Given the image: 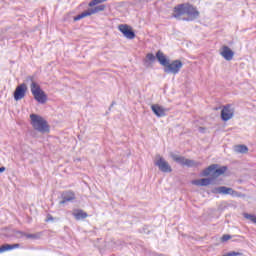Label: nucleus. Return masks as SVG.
Segmentation results:
<instances>
[{
  "instance_id": "obj_1",
  "label": "nucleus",
  "mask_w": 256,
  "mask_h": 256,
  "mask_svg": "<svg viewBox=\"0 0 256 256\" xmlns=\"http://www.w3.org/2000/svg\"><path fill=\"white\" fill-rule=\"evenodd\" d=\"M181 15H187L188 18H184V21H195L199 18V12L197 8L189 3L179 4L174 7L172 17L179 19Z\"/></svg>"
},
{
  "instance_id": "obj_2",
  "label": "nucleus",
  "mask_w": 256,
  "mask_h": 256,
  "mask_svg": "<svg viewBox=\"0 0 256 256\" xmlns=\"http://www.w3.org/2000/svg\"><path fill=\"white\" fill-rule=\"evenodd\" d=\"M30 123L35 129V131H38V133H49L50 128L49 124L47 123V120H45L42 116L37 114H31L30 115Z\"/></svg>"
},
{
  "instance_id": "obj_3",
  "label": "nucleus",
  "mask_w": 256,
  "mask_h": 256,
  "mask_svg": "<svg viewBox=\"0 0 256 256\" xmlns=\"http://www.w3.org/2000/svg\"><path fill=\"white\" fill-rule=\"evenodd\" d=\"M27 81H31L30 89L34 99L42 105L47 103V95L43 90H41V86L33 81V77L29 76Z\"/></svg>"
},
{
  "instance_id": "obj_4",
  "label": "nucleus",
  "mask_w": 256,
  "mask_h": 256,
  "mask_svg": "<svg viewBox=\"0 0 256 256\" xmlns=\"http://www.w3.org/2000/svg\"><path fill=\"white\" fill-rule=\"evenodd\" d=\"M218 167V164H212L208 166L201 172V177H209V175H212L214 179H217V177H221V175H224V173L227 171V166H222L220 168Z\"/></svg>"
},
{
  "instance_id": "obj_5",
  "label": "nucleus",
  "mask_w": 256,
  "mask_h": 256,
  "mask_svg": "<svg viewBox=\"0 0 256 256\" xmlns=\"http://www.w3.org/2000/svg\"><path fill=\"white\" fill-rule=\"evenodd\" d=\"M214 195H231L232 197H245V194L235 191L227 186L215 187L211 190Z\"/></svg>"
},
{
  "instance_id": "obj_6",
  "label": "nucleus",
  "mask_w": 256,
  "mask_h": 256,
  "mask_svg": "<svg viewBox=\"0 0 256 256\" xmlns=\"http://www.w3.org/2000/svg\"><path fill=\"white\" fill-rule=\"evenodd\" d=\"M154 165L156 167H158L159 171H161V173H172L173 172V168H171V165L169 164V162H167V160H165V158H163V156L161 155H156L155 160H154Z\"/></svg>"
},
{
  "instance_id": "obj_7",
  "label": "nucleus",
  "mask_w": 256,
  "mask_h": 256,
  "mask_svg": "<svg viewBox=\"0 0 256 256\" xmlns=\"http://www.w3.org/2000/svg\"><path fill=\"white\" fill-rule=\"evenodd\" d=\"M183 69V62L181 60H173L168 62L164 68V73L177 75Z\"/></svg>"
},
{
  "instance_id": "obj_8",
  "label": "nucleus",
  "mask_w": 256,
  "mask_h": 256,
  "mask_svg": "<svg viewBox=\"0 0 256 256\" xmlns=\"http://www.w3.org/2000/svg\"><path fill=\"white\" fill-rule=\"evenodd\" d=\"M105 4L98 5L94 8H90L81 14L74 17V21H81V19H85V17H91V15H95L97 13H101V11H105Z\"/></svg>"
},
{
  "instance_id": "obj_9",
  "label": "nucleus",
  "mask_w": 256,
  "mask_h": 256,
  "mask_svg": "<svg viewBox=\"0 0 256 256\" xmlns=\"http://www.w3.org/2000/svg\"><path fill=\"white\" fill-rule=\"evenodd\" d=\"M118 30L121 34L126 37V39H135V31H133V28L127 24H120L118 26Z\"/></svg>"
},
{
  "instance_id": "obj_10",
  "label": "nucleus",
  "mask_w": 256,
  "mask_h": 256,
  "mask_svg": "<svg viewBox=\"0 0 256 256\" xmlns=\"http://www.w3.org/2000/svg\"><path fill=\"white\" fill-rule=\"evenodd\" d=\"M235 115V109H233V106L230 104H227L223 107L221 111V119L222 121H229V119H233V116Z\"/></svg>"
},
{
  "instance_id": "obj_11",
  "label": "nucleus",
  "mask_w": 256,
  "mask_h": 256,
  "mask_svg": "<svg viewBox=\"0 0 256 256\" xmlns=\"http://www.w3.org/2000/svg\"><path fill=\"white\" fill-rule=\"evenodd\" d=\"M25 93H27V85L25 83L17 86L14 91L15 101H21V99H23V97H25Z\"/></svg>"
},
{
  "instance_id": "obj_12",
  "label": "nucleus",
  "mask_w": 256,
  "mask_h": 256,
  "mask_svg": "<svg viewBox=\"0 0 256 256\" xmlns=\"http://www.w3.org/2000/svg\"><path fill=\"white\" fill-rule=\"evenodd\" d=\"M151 110L154 113V115H156V117H165L167 115V111H169V109L164 108L159 104H153L151 106Z\"/></svg>"
},
{
  "instance_id": "obj_13",
  "label": "nucleus",
  "mask_w": 256,
  "mask_h": 256,
  "mask_svg": "<svg viewBox=\"0 0 256 256\" xmlns=\"http://www.w3.org/2000/svg\"><path fill=\"white\" fill-rule=\"evenodd\" d=\"M221 57H223L226 61H232L233 57H235V52L229 48V46H223L220 51Z\"/></svg>"
},
{
  "instance_id": "obj_14",
  "label": "nucleus",
  "mask_w": 256,
  "mask_h": 256,
  "mask_svg": "<svg viewBox=\"0 0 256 256\" xmlns=\"http://www.w3.org/2000/svg\"><path fill=\"white\" fill-rule=\"evenodd\" d=\"M69 201H75V192L71 190L62 193L60 205H65V203H69Z\"/></svg>"
},
{
  "instance_id": "obj_15",
  "label": "nucleus",
  "mask_w": 256,
  "mask_h": 256,
  "mask_svg": "<svg viewBox=\"0 0 256 256\" xmlns=\"http://www.w3.org/2000/svg\"><path fill=\"white\" fill-rule=\"evenodd\" d=\"M211 178H202V179H196L192 180V185H196L197 187H207L208 185H211Z\"/></svg>"
},
{
  "instance_id": "obj_16",
  "label": "nucleus",
  "mask_w": 256,
  "mask_h": 256,
  "mask_svg": "<svg viewBox=\"0 0 256 256\" xmlns=\"http://www.w3.org/2000/svg\"><path fill=\"white\" fill-rule=\"evenodd\" d=\"M156 59L158 61V63H160V65H162V67H166V65H168L169 59H167V56H165V54L162 51H158L156 53Z\"/></svg>"
},
{
  "instance_id": "obj_17",
  "label": "nucleus",
  "mask_w": 256,
  "mask_h": 256,
  "mask_svg": "<svg viewBox=\"0 0 256 256\" xmlns=\"http://www.w3.org/2000/svg\"><path fill=\"white\" fill-rule=\"evenodd\" d=\"M73 217H75L76 221H81V219H87L88 214L87 212L79 209L73 212Z\"/></svg>"
},
{
  "instance_id": "obj_18",
  "label": "nucleus",
  "mask_w": 256,
  "mask_h": 256,
  "mask_svg": "<svg viewBox=\"0 0 256 256\" xmlns=\"http://www.w3.org/2000/svg\"><path fill=\"white\" fill-rule=\"evenodd\" d=\"M171 159H173V161H175V163H178L179 165L184 166L185 165V156H179L177 154H170Z\"/></svg>"
},
{
  "instance_id": "obj_19",
  "label": "nucleus",
  "mask_w": 256,
  "mask_h": 256,
  "mask_svg": "<svg viewBox=\"0 0 256 256\" xmlns=\"http://www.w3.org/2000/svg\"><path fill=\"white\" fill-rule=\"evenodd\" d=\"M200 165L201 162L185 158L183 167H200Z\"/></svg>"
},
{
  "instance_id": "obj_20",
  "label": "nucleus",
  "mask_w": 256,
  "mask_h": 256,
  "mask_svg": "<svg viewBox=\"0 0 256 256\" xmlns=\"http://www.w3.org/2000/svg\"><path fill=\"white\" fill-rule=\"evenodd\" d=\"M19 248V244H6V245H2L0 247V253H5V251H11V249H17Z\"/></svg>"
},
{
  "instance_id": "obj_21",
  "label": "nucleus",
  "mask_w": 256,
  "mask_h": 256,
  "mask_svg": "<svg viewBox=\"0 0 256 256\" xmlns=\"http://www.w3.org/2000/svg\"><path fill=\"white\" fill-rule=\"evenodd\" d=\"M234 151L236 153L245 154V153L249 152V148L246 145L241 144V145H236L235 148H234Z\"/></svg>"
},
{
  "instance_id": "obj_22",
  "label": "nucleus",
  "mask_w": 256,
  "mask_h": 256,
  "mask_svg": "<svg viewBox=\"0 0 256 256\" xmlns=\"http://www.w3.org/2000/svg\"><path fill=\"white\" fill-rule=\"evenodd\" d=\"M243 217H244V219H247L248 221H251V223H254V225H256V216H255V214L244 213Z\"/></svg>"
},
{
  "instance_id": "obj_23",
  "label": "nucleus",
  "mask_w": 256,
  "mask_h": 256,
  "mask_svg": "<svg viewBox=\"0 0 256 256\" xmlns=\"http://www.w3.org/2000/svg\"><path fill=\"white\" fill-rule=\"evenodd\" d=\"M155 59H157V56H155L153 53H148L146 55V59L144 60V63H155Z\"/></svg>"
},
{
  "instance_id": "obj_24",
  "label": "nucleus",
  "mask_w": 256,
  "mask_h": 256,
  "mask_svg": "<svg viewBox=\"0 0 256 256\" xmlns=\"http://www.w3.org/2000/svg\"><path fill=\"white\" fill-rule=\"evenodd\" d=\"M19 234L21 235V237H26V239H38V235L37 234H27L24 232H19Z\"/></svg>"
},
{
  "instance_id": "obj_25",
  "label": "nucleus",
  "mask_w": 256,
  "mask_h": 256,
  "mask_svg": "<svg viewBox=\"0 0 256 256\" xmlns=\"http://www.w3.org/2000/svg\"><path fill=\"white\" fill-rule=\"evenodd\" d=\"M229 239H231V235H229V234H224V235L222 236V238H221V241H222L223 243H225V241H229Z\"/></svg>"
},
{
  "instance_id": "obj_26",
  "label": "nucleus",
  "mask_w": 256,
  "mask_h": 256,
  "mask_svg": "<svg viewBox=\"0 0 256 256\" xmlns=\"http://www.w3.org/2000/svg\"><path fill=\"white\" fill-rule=\"evenodd\" d=\"M199 131H200V133H205V128L200 127V128H199Z\"/></svg>"
},
{
  "instance_id": "obj_27",
  "label": "nucleus",
  "mask_w": 256,
  "mask_h": 256,
  "mask_svg": "<svg viewBox=\"0 0 256 256\" xmlns=\"http://www.w3.org/2000/svg\"><path fill=\"white\" fill-rule=\"evenodd\" d=\"M5 171V167H0V173H3Z\"/></svg>"
}]
</instances>
